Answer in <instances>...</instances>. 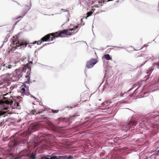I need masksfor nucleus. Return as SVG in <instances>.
Here are the masks:
<instances>
[{
	"instance_id": "nucleus-41",
	"label": "nucleus",
	"mask_w": 159,
	"mask_h": 159,
	"mask_svg": "<svg viewBox=\"0 0 159 159\" xmlns=\"http://www.w3.org/2000/svg\"><path fill=\"white\" fill-rule=\"evenodd\" d=\"M138 88H139V87H138V88L136 89V90H137Z\"/></svg>"
},
{
	"instance_id": "nucleus-36",
	"label": "nucleus",
	"mask_w": 159,
	"mask_h": 159,
	"mask_svg": "<svg viewBox=\"0 0 159 159\" xmlns=\"http://www.w3.org/2000/svg\"><path fill=\"white\" fill-rule=\"evenodd\" d=\"M63 119H62V118H59V120H63Z\"/></svg>"
},
{
	"instance_id": "nucleus-42",
	"label": "nucleus",
	"mask_w": 159,
	"mask_h": 159,
	"mask_svg": "<svg viewBox=\"0 0 159 159\" xmlns=\"http://www.w3.org/2000/svg\"><path fill=\"white\" fill-rule=\"evenodd\" d=\"M158 81H159V79H158Z\"/></svg>"
},
{
	"instance_id": "nucleus-39",
	"label": "nucleus",
	"mask_w": 159,
	"mask_h": 159,
	"mask_svg": "<svg viewBox=\"0 0 159 159\" xmlns=\"http://www.w3.org/2000/svg\"><path fill=\"white\" fill-rule=\"evenodd\" d=\"M157 152L158 153V154H159V150L157 151Z\"/></svg>"
},
{
	"instance_id": "nucleus-7",
	"label": "nucleus",
	"mask_w": 159,
	"mask_h": 159,
	"mask_svg": "<svg viewBox=\"0 0 159 159\" xmlns=\"http://www.w3.org/2000/svg\"><path fill=\"white\" fill-rule=\"evenodd\" d=\"M39 123H38L33 124L30 125V128L29 129V130H30L31 132H33L39 129Z\"/></svg>"
},
{
	"instance_id": "nucleus-9",
	"label": "nucleus",
	"mask_w": 159,
	"mask_h": 159,
	"mask_svg": "<svg viewBox=\"0 0 159 159\" xmlns=\"http://www.w3.org/2000/svg\"><path fill=\"white\" fill-rule=\"evenodd\" d=\"M12 103L9 104V106L11 107L13 109H17L18 108V107H17V103L12 98V99L11 100Z\"/></svg>"
},
{
	"instance_id": "nucleus-13",
	"label": "nucleus",
	"mask_w": 159,
	"mask_h": 159,
	"mask_svg": "<svg viewBox=\"0 0 159 159\" xmlns=\"http://www.w3.org/2000/svg\"><path fill=\"white\" fill-rule=\"evenodd\" d=\"M45 109H44V110H41V111H38L37 110L34 109V110H32L31 111V112L32 114H33V115H35V114L40 113H42L43 111H45Z\"/></svg>"
},
{
	"instance_id": "nucleus-17",
	"label": "nucleus",
	"mask_w": 159,
	"mask_h": 159,
	"mask_svg": "<svg viewBox=\"0 0 159 159\" xmlns=\"http://www.w3.org/2000/svg\"><path fill=\"white\" fill-rule=\"evenodd\" d=\"M35 155L33 154H31L30 156V159H35Z\"/></svg>"
},
{
	"instance_id": "nucleus-30",
	"label": "nucleus",
	"mask_w": 159,
	"mask_h": 159,
	"mask_svg": "<svg viewBox=\"0 0 159 159\" xmlns=\"http://www.w3.org/2000/svg\"><path fill=\"white\" fill-rule=\"evenodd\" d=\"M61 10L62 11H63V12H66V11H68V10H67V9H66V10H64L63 9H61Z\"/></svg>"
},
{
	"instance_id": "nucleus-34",
	"label": "nucleus",
	"mask_w": 159,
	"mask_h": 159,
	"mask_svg": "<svg viewBox=\"0 0 159 159\" xmlns=\"http://www.w3.org/2000/svg\"><path fill=\"white\" fill-rule=\"evenodd\" d=\"M135 87V84H134L133 85V86H132V88L131 89H130V90H131V89H133Z\"/></svg>"
},
{
	"instance_id": "nucleus-25",
	"label": "nucleus",
	"mask_w": 159,
	"mask_h": 159,
	"mask_svg": "<svg viewBox=\"0 0 159 159\" xmlns=\"http://www.w3.org/2000/svg\"><path fill=\"white\" fill-rule=\"evenodd\" d=\"M52 111L53 113H58L59 111V110H54L53 109L52 110Z\"/></svg>"
},
{
	"instance_id": "nucleus-15",
	"label": "nucleus",
	"mask_w": 159,
	"mask_h": 159,
	"mask_svg": "<svg viewBox=\"0 0 159 159\" xmlns=\"http://www.w3.org/2000/svg\"><path fill=\"white\" fill-rule=\"evenodd\" d=\"M153 69L154 67L153 66L151 67L148 69L147 73L148 74L150 72L152 71L153 70Z\"/></svg>"
},
{
	"instance_id": "nucleus-8",
	"label": "nucleus",
	"mask_w": 159,
	"mask_h": 159,
	"mask_svg": "<svg viewBox=\"0 0 159 159\" xmlns=\"http://www.w3.org/2000/svg\"><path fill=\"white\" fill-rule=\"evenodd\" d=\"M78 26H76L72 29H68L65 30H66V36L71 35L72 33V31L75 30L78 28Z\"/></svg>"
},
{
	"instance_id": "nucleus-24",
	"label": "nucleus",
	"mask_w": 159,
	"mask_h": 159,
	"mask_svg": "<svg viewBox=\"0 0 159 159\" xmlns=\"http://www.w3.org/2000/svg\"><path fill=\"white\" fill-rule=\"evenodd\" d=\"M16 87L17 86L16 85H13L10 87V89H11V90H12L16 88Z\"/></svg>"
},
{
	"instance_id": "nucleus-21",
	"label": "nucleus",
	"mask_w": 159,
	"mask_h": 159,
	"mask_svg": "<svg viewBox=\"0 0 159 159\" xmlns=\"http://www.w3.org/2000/svg\"><path fill=\"white\" fill-rule=\"evenodd\" d=\"M142 56V53H141V52H138V53L137 54H136V56L137 57H141Z\"/></svg>"
},
{
	"instance_id": "nucleus-27",
	"label": "nucleus",
	"mask_w": 159,
	"mask_h": 159,
	"mask_svg": "<svg viewBox=\"0 0 159 159\" xmlns=\"http://www.w3.org/2000/svg\"><path fill=\"white\" fill-rule=\"evenodd\" d=\"M5 82V81L3 80H1L0 81V84L1 85L4 84Z\"/></svg>"
},
{
	"instance_id": "nucleus-26",
	"label": "nucleus",
	"mask_w": 159,
	"mask_h": 159,
	"mask_svg": "<svg viewBox=\"0 0 159 159\" xmlns=\"http://www.w3.org/2000/svg\"><path fill=\"white\" fill-rule=\"evenodd\" d=\"M76 116V115H74L73 116H70L69 117V120H68V121L69 120H71L72 119V118L75 117Z\"/></svg>"
},
{
	"instance_id": "nucleus-31",
	"label": "nucleus",
	"mask_w": 159,
	"mask_h": 159,
	"mask_svg": "<svg viewBox=\"0 0 159 159\" xmlns=\"http://www.w3.org/2000/svg\"><path fill=\"white\" fill-rule=\"evenodd\" d=\"M17 107H18V109H19L20 107V106L19 105V103L18 102H17Z\"/></svg>"
},
{
	"instance_id": "nucleus-35",
	"label": "nucleus",
	"mask_w": 159,
	"mask_h": 159,
	"mask_svg": "<svg viewBox=\"0 0 159 159\" xmlns=\"http://www.w3.org/2000/svg\"><path fill=\"white\" fill-rule=\"evenodd\" d=\"M135 123H136V122H135L134 121L133 123V125H135Z\"/></svg>"
},
{
	"instance_id": "nucleus-40",
	"label": "nucleus",
	"mask_w": 159,
	"mask_h": 159,
	"mask_svg": "<svg viewBox=\"0 0 159 159\" xmlns=\"http://www.w3.org/2000/svg\"><path fill=\"white\" fill-rule=\"evenodd\" d=\"M146 46V45H145L144 46ZM147 46H146V47H147Z\"/></svg>"
},
{
	"instance_id": "nucleus-19",
	"label": "nucleus",
	"mask_w": 159,
	"mask_h": 159,
	"mask_svg": "<svg viewBox=\"0 0 159 159\" xmlns=\"http://www.w3.org/2000/svg\"><path fill=\"white\" fill-rule=\"evenodd\" d=\"M25 78L27 79V80L26 81V83H28L30 82V76H29V75H27L25 76Z\"/></svg>"
},
{
	"instance_id": "nucleus-10",
	"label": "nucleus",
	"mask_w": 159,
	"mask_h": 159,
	"mask_svg": "<svg viewBox=\"0 0 159 159\" xmlns=\"http://www.w3.org/2000/svg\"><path fill=\"white\" fill-rule=\"evenodd\" d=\"M30 154V151L27 149L21 151L20 154L21 156H28Z\"/></svg>"
},
{
	"instance_id": "nucleus-11",
	"label": "nucleus",
	"mask_w": 159,
	"mask_h": 159,
	"mask_svg": "<svg viewBox=\"0 0 159 159\" xmlns=\"http://www.w3.org/2000/svg\"><path fill=\"white\" fill-rule=\"evenodd\" d=\"M59 156L57 157L55 156H45L42 157L40 159H60Z\"/></svg>"
},
{
	"instance_id": "nucleus-22",
	"label": "nucleus",
	"mask_w": 159,
	"mask_h": 159,
	"mask_svg": "<svg viewBox=\"0 0 159 159\" xmlns=\"http://www.w3.org/2000/svg\"><path fill=\"white\" fill-rule=\"evenodd\" d=\"M59 157L60 158V159H61V158H62L65 159H68V156H59Z\"/></svg>"
},
{
	"instance_id": "nucleus-5",
	"label": "nucleus",
	"mask_w": 159,
	"mask_h": 159,
	"mask_svg": "<svg viewBox=\"0 0 159 159\" xmlns=\"http://www.w3.org/2000/svg\"><path fill=\"white\" fill-rule=\"evenodd\" d=\"M20 92L26 95H29L30 94L28 86H26L25 84H24L20 87Z\"/></svg>"
},
{
	"instance_id": "nucleus-2",
	"label": "nucleus",
	"mask_w": 159,
	"mask_h": 159,
	"mask_svg": "<svg viewBox=\"0 0 159 159\" xmlns=\"http://www.w3.org/2000/svg\"><path fill=\"white\" fill-rule=\"evenodd\" d=\"M32 64V61H30L23 68V70L22 69H16L13 74L12 79L14 80H18L22 76V73L24 70L28 69L29 70H31V65Z\"/></svg>"
},
{
	"instance_id": "nucleus-1",
	"label": "nucleus",
	"mask_w": 159,
	"mask_h": 159,
	"mask_svg": "<svg viewBox=\"0 0 159 159\" xmlns=\"http://www.w3.org/2000/svg\"><path fill=\"white\" fill-rule=\"evenodd\" d=\"M66 30H64L62 31H59L55 33L48 34L42 38V40L43 42L50 41L58 37H65L66 36Z\"/></svg>"
},
{
	"instance_id": "nucleus-12",
	"label": "nucleus",
	"mask_w": 159,
	"mask_h": 159,
	"mask_svg": "<svg viewBox=\"0 0 159 159\" xmlns=\"http://www.w3.org/2000/svg\"><path fill=\"white\" fill-rule=\"evenodd\" d=\"M19 141L18 139H16L12 140L10 143V146H12L13 147H16L19 144Z\"/></svg>"
},
{
	"instance_id": "nucleus-33",
	"label": "nucleus",
	"mask_w": 159,
	"mask_h": 159,
	"mask_svg": "<svg viewBox=\"0 0 159 159\" xmlns=\"http://www.w3.org/2000/svg\"><path fill=\"white\" fill-rule=\"evenodd\" d=\"M73 157L71 156H70L68 157V159H70L71 158H72Z\"/></svg>"
},
{
	"instance_id": "nucleus-28",
	"label": "nucleus",
	"mask_w": 159,
	"mask_h": 159,
	"mask_svg": "<svg viewBox=\"0 0 159 159\" xmlns=\"http://www.w3.org/2000/svg\"><path fill=\"white\" fill-rule=\"evenodd\" d=\"M154 66L155 65H156L157 66V67L159 68V63H154Z\"/></svg>"
},
{
	"instance_id": "nucleus-6",
	"label": "nucleus",
	"mask_w": 159,
	"mask_h": 159,
	"mask_svg": "<svg viewBox=\"0 0 159 159\" xmlns=\"http://www.w3.org/2000/svg\"><path fill=\"white\" fill-rule=\"evenodd\" d=\"M30 7L27 5H25L23 7V11L21 13V15L19 17H16V19L17 20L20 18H22L26 14V13L30 9Z\"/></svg>"
},
{
	"instance_id": "nucleus-3",
	"label": "nucleus",
	"mask_w": 159,
	"mask_h": 159,
	"mask_svg": "<svg viewBox=\"0 0 159 159\" xmlns=\"http://www.w3.org/2000/svg\"><path fill=\"white\" fill-rule=\"evenodd\" d=\"M27 44V43L25 41H19L16 38L12 40V43H11V45L13 48H16L17 47L21 46V48H24L26 47Z\"/></svg>"
},
{
	"instance_id": "nucleus-23",
	"label": "nucleus",
	"mask_w": 159,
	"mask_h": 159,
	"mask_svg": "<svg viewBox=\"0 0 159 159\" xmlns=\"http://www.w3.org/2000/svg\"><path fill=\"white\" fill-rule=\"evenodd\" d=\"M100 115H102L103 114L102 113H101L100 112H105V111H102V110H104V109H103V108H102V107H101L100 106Z\"/></svg>"
},
{
	"instance_id": "nucleus-16",
	"label": "nucleus",
	"mask_w": 159,
	"mask_h": 159,
	"mask_svg": "<svg viewBox=\"0 0 159 159\" xmlns=\"http://www.w3.org/2000/svg\"><path fill=\"white\" fill-rule=\"evenodd\" d=\"M102 105H104L105 106H107L108 105V102L107 101H105L101 104Z\"/></svg>"
},
{
	"instance_id": "nucleus-37",
	"label": "nucleus",
	"mask_w": 159,
	"mask_h": 159,
	"mask_svg": "<svg viewBox=\"0 0 159 159\" xmlns=\"http://www.w3.org/2000/svg\"><path fill=\"white\" fill-rule=\"evenodd\" d=\"M2 125V122H0V125Z\"/></svg>"
},
{
	"instance_id": "nucleus-4",
	"label": "nucleus",
	"mask_w": 159,
	"mask_h": 159,
	"mask_svg": "<svg viewBox=\"0 0 159 159\" xmlns=\"http://www.w3.org/2000/svg\"><path fill=\"white\" fill-rule=\"evenodd\" d=\"M98 62L96 59L92 58L88 61L86 63V67L88 68H90L92 67Z\"/></svg>"
},
{
	"instance_id": "nucleus-38",
	"label": "nucleus",
	"mask_w": 159,
	"mask_h": 159,
	"mask_svg": "<svg viewBox=\"0 0 159 159\" xmlns=\"http://www.w3.org/2000/svg\"><path fill=\"white\" fill-rule=\"evenodd\" d=\"M136 90H137L136 89V90H135L134 92V93H136V92H136Z\"/></svg>"
},
{
	"instance_id": "nucleus-20",
	"label": "nucleus",
	"mask_w": 159,
	"mask_h": 159,
	"mask_svg": "<svg viewBox=\"0 0 159 159\" xmlns=\"http://www.w3.org/2000/svg\"><path fill=\"white\" fill-rule=\"evenodd\" d=\"M93 12L92 11H90L87 12V16L86 17V18H87V17L91 16L92 15Z\"/></svg>"
},
{
	"instance_id": "nucleus-14",
	"label": "nucleus",
	"mask_w": 159,
	"mask_h": 159,
	"mask_svg": "<svg viewBox=\"0 0 159 159\" xmlns=\"http://www.w3.org/2000/svg\"><path fill=\"white\" fill-rule=\"evenodd\" d=\"M104 58L107 60H110L111 58L110 57V55L108 54H105L104 56Z\"/></svg>"
},
{
	"instance_id": "nucleus-18",
	"label": "nucleus",
	"mask_w": 159,
	"mask_h": 159,
	"mask_svg": "<svg viewBox=\"0 0 159 159\" xmlns=\"http://www.w3.org/2000/svg\"><path fill=\"white\" fill-rule=\"evenodd\" d=\"M40 142H35L34 143V146L35 147L40 144Z\"/></svg>"
},
{
	"instance_id": "nucleus-29",
	"label": "nucleus",
	"mask_w": 159,
	"mask_h": 159,
	"mask_svg": "<svg viewBox=\"0 0 159 159\" xmlns=\"http://www.w3.org/2000/svg\"><path fill=\"white\" fill-rule=\"evenodd\" d=\"M42 40V39H41ZM42 41H37V44H40L41 43H42V42L43 41L42 40H41Z\"/></svg>"
},
{
	"instance_id": "nucleus-32",
	"label": "nucleus",
	"mask_w": 159,
	"mask_h": 159,
	"mask_svg": "<svg viewBox=\"0 0 159 159\" xmlns=\"http://www.w3.org/2000/svg\"><path fill=\"white\" fill-rule=\"evenodd\" d=\"M12 66H11V65H9L8 66V67H7V68H8V69H10L12 67Z\"/></svg>"
}]
</instances>
